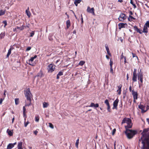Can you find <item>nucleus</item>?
I'll use <instances>...</instances> for the list:
<instances>
[{
    "instance_id": "obj_1",
    "label": "nucleus",
    "mask_w": 149,
    "mask_h": 149,
    "mask_svg": "<svg viewBox=\"0 0 149 149\" xmlns=\"http://www.w3.org/2000/svg\"><path fill=\"white\" fill-rule=\"evenodd\" d=\"M141 144L143 149H149V134L146 136L143 135L139 141V146Z\"/></svg>"
},
{
    "instance_id": "obj_2",
    "label": "nucleus",
    "mask_w": 149,
    "mask_h": 149,
    "mask_svg": "<svg viewBox=\"0 0 149 149\" xmlns=\"http://www.w3.org/2000/svg\"><path fill=\"white\" fill-rule=\"evenodd\" d=\"M125 133L128 139H131L133 138L134 135L137 134V132L135 130H127V131H126L125 132Z\"/></svg>"
},
{
    "instance_id": "obj_3",
    "label": "nucleus",
    "mask_w": 149,
    "mask_h": 149,
    "mask_svg": "<svg viewBox=\"0 0 149 149\" xmlns=\"http://www.w3.org/2000/svg\"><path fill=\"white\" fill-rule=\"evenodd\" d=\"M133 28L137 32L139 33L140 34H142L143 33L147 34L148 32V27L144 25L143 31L138 29L137 26H134Z\"/></svg>"
},
{
    "instance_id": "obj_4",
    "label": "nucleus",
    "mask_w": 149,
    "mask_h": 149,
    "mask_svg": "<svg viewBox=\"0 0 149 149\" xmlns=\"http://www.w3.org/2000/svg\"><path fill=\"white\" fill-rule=\"evenodd\" d=\"M25 94L27 100L31 101V93L30 92V89L29 88H27L25 91Z\"/></svg>"
},
{
    "instance_id": "obj_5",
    "label": "nucleus",
    "mask_w": 149,
    "mask_h": 149,
    "mask_svg": "<svg viewBox=\"0 0 149 149\" xmlns=\"http://www.w3.org/2000/svg\"><path fill=\"white\" fill-rule=\"evenodd\" d=\"M56 66L53 64L51 63L48 66L47 70L48 72L51 73L53 72L55 69Z\"/></svg>"
},
{
    "instance_id": "obj_6",
    "label": "nucleus",
    "mask_w": 149,
    "mask_h": 149,
    "mask_svg": "<svg viewBox=\"0 0 149 149\" xmlns=\"http://www.w3.org/2000/svg\"><path fill=\"white\" fill-rule=\"evenodd\" d=\"M136 72V69H134L132 78V80L133 82H135L137 81V75Z\"/></svg>"
},
{
    "instance_id": "obj_7",
    "label": "nucleus",
    "mask_w": 149,
    "mask_h": 149,
    "mask_svg": "<svg viewBox=\"0 0 149 149\" xmlns=\"http://www.w3.org/2000/svg\"><path fill=\"white\" fill-rule=\"evenodd\" d=\"M132 94L134 98V103H136V100H137L138 99V93L137 92H135L134 90H133L132 91Z\"/></svg>"
},
{
    "instance_id": "obj_8",
    "label": "nucleus",
    "mask_w": 149,
    "mask_h": 149,
    "mask_svg": "<svg viewBox=\"0 0 149 149\" xmlns=\"http://www.w3.org/2000/svg\"><path fill=\"white\" fill-rule=\"evenodd\" d=\"M86 10L88 13H91L93 15L95 16V9L94 8H91L90 7L88 6L87 7Z\"/></svg>"
},
{
    "instance_id": "obj_9",
    "label": "nucleus",
    "mask_w": 149,
    "mask_h": 149,
    "mask_svg": "<svg viewBox=\"0 0 149 149\" xmlns=\"http://www.w3.org/2000/svg\"><path fill=\"white\" fill-rule=\"evenodd\" d=\"M37 56L36 55H35L33 57H32L29 61L28 62L27 61V63L28 64H29L33 66H34V63L33 62L34 59L36 58Z\"/></svg>"
},
{
    "instance_id": "obj_10",
    "label": "nucleus",
    "mask_w": 149,
    "mask_h": 149,
    "mask_svg": "<svg viewBox=\"0 0 149 149\" xmlns=\"http://www.w3.org/2000/svg\"><path fill=\"white\" fill-rule=\"evenodd\" d=\"M126 15L124 13H121L120 14L118 19L119 21L123 22L124 20L126 19Z\"/></svg>"
},
{
    "instance_id": "obj_11",
    "label": "nucleus",
    "mask_w": 149,
    "mask_h": 149,
    "mask_svg": "<svg viewBox=\"0 0 149 149\" xmlns=\"http://www.w3.org/2000/svg\"><path fill=\"white\" fill-rule=\"evenodd\" d=\"M143 74L142 73H139L138 74V80H139L141 82V84H142L143 82Z\"/></svg>"
},
{
    "instance_id": "obj_12",
    "label": "nucleus",
    "mask_w": 149,
    "mask_h": 149,
    "mask_svg": "<svg viewBox=\"0 0 149 149\" xmlns=\"http://www.w3.org/2000/svg\"><path fill=\"white\" fill-rule=\"evenodd\" d=\"M104 103L107 106V109L108 111L109 112H111V110L110 109V107L108 100L107 99L105 100L104 101Z\"/></svg>"
},
{
    "instance_id": "obj_13",
    "label": "nucleus",
    "mask_w": 149,
    "mask_h": 149,
    "mask_svg": "<svg viewBox=\"0 0 149 149\" xmlns=\"http://www.w3.org/2000/svg\"><path fill=\"white\" fill-rule=\"evenodd\" d=\"M119 101L118 99L117 98L114 101L113 103V107L112 108V109H117V107Z\"/></svg>"
},
{
    "instance_id": "obj_14",
    "label": "nucleus",
    "mask_w": 149,
    "mask_h": 149,
    "mask_svg": "<svg viewBox=\"0 0 149 149\" xmlns=\"http://www.w3.org/2000/svg\"><path fill=\"white\" fill-rule=\"evenodd\" d=\"M131 120V119L130 118H124L122 120L121 124H123L125 123H127V124L129 123H130Z\"/></svg>"
},
{
    "instance_id": "obj_15",
    "label": "nucleus",
    "mask_w": 149,
    "mask_h": 149,
    "mask_svg": "<svg viewBox=\"0 0 149 149\" xmlns=\"http://www.w3.org/2000/svg\"><path fill=\"white\" fill-rule=\"evenodd\" d=\"M138 107L141 110L142 113H143L146 112V111L145 110V106L140 104L139 105Z\"/></svg>"
},
{
    "instance_id": "obj_16",
    "label": "nucleus",
    "mask_w": 149,
    "mask_h": 149,
    "mask_svg": "<svg viewBox=\"0 0 149 149\" xmlns=\"http://www.w3.org/2000/svg\"><path fill=\"white\" fill-rule=\"evenodd\" d=\"M99 106V105L98 103H96L95 104L94 103L91 102V104L90 106H86V107H94L95 108H97Z\"/></svg>"
},
{
    "instance_id": "obj_17",
    "label": "nucleus",
    "mask_w": 149,
    "mask_h": 149,
    "mask_svg": "<svg viewBox=\"0 0 149 149\" xmlns=\"http://www.w3.org/2000/svg\"><path fill=\"white\" fill-rule=\"evenodd\" d=\"M17 144L16 142H15L13 143H10L8 144L7 146V149H11L13 148L14 146Z\"/></svg>"
},
{
    "instance_id": "obj_18",
    "label": "nucleus",
    "mask_w": 149,
    "mask_h": 149,
    "mask_svg": "<svg viewBox=\"0 0 149 149\" xmlns=\"http://www.w3.org/2000/svg\"><path fill=\"white\" fill-rule=\"evenodd\" d=\"M127 125L125 126V128L126 130V131H127V130H129L128 128H131L132 126V123L131 120L130 121V123H129L127 124Z\"/></svg>"
},
{
    "instance_id": "obj_19",
    "label": "nucleus",
    "mask_w": 149,
    "mask_h": 149,
    "mask_svg": "<svg viewBox=\"0 0 149 149\" xmlns=\"http://www.w3.org/2000/svg\"><path fill=\"white\" fill-rule=\"evenodd\" d=\"M122 87V85L121 84H120L118 86V89L117 90V92L118 93V94L119 95H120L121 93V88Z\"/></svg>"
},
{
    "instance_id": "obj_20",
    "label": "nucleus",
    "mask_w": 149,
    "mask_h": 149,
    "mask_svg": "<svg viewBox=\"0 0 149 149\" xmlns=\"http://www.w3.org/2000/svg\"><path fill=\"white\" fill-rule=\"evenodd\" d=\"M6 132L10 136H12L13 135V130H10L9 129H8L7 130Z\"/></svg>"
},
{
    "instance_id": "obj_21",
    "label": "nucleus",
    "mask_w": 149,
    "mask_h": 149,
    "mask_svg": "<svg viewBox=\"0 0 149 149\" xmlns=\"http://www.w3.org/2000/svg\"><path fill=\"white\" fill-rule=\"evenodd\" d=\"M127 24L126 23H119L118 24L119 26V29H120L122 28H125V25Z\"/></svg>"
},
{
    "instance_id": "obj_22",
    "label": "nucleus",
    "mask_w": 149,
    "mask_h": 149,
    "mask_svg": "<svg viewBox=\"0 0 149 149\" xmlns=\"http://www.w3.org/2000/svg\"><path fill=\"white\" fill-rule=\"evenodd\" d=\"M105 48L107 51V54L109 55L110 56H111V54L109 50V47L107 45H105Z\"/></svg>"
},
{
    "instance_id": "obj_23",
    "label": "nucleus",
    "mask_w": 149,
    "mask_h": 149,
    "mask_svg": "<svg viewBox=\"0 0 149 149\" xmlns=\"http://www.w3.org/2000/svg\"><path fill=\"white\" fill-rule=\"evenodd\" d=\"M26 107L24 106L23 107V115L24 117H25V118H26Z\"/></svg>"
},
{
    "instance_id": "obj_24",
    "label": "nucleus",
    "mask_w": 149,
    "mask_h": 149,
    "mask_svg": "<svg viewBox=\"0 0 149 149\" xmlns=\"http://www.w3.org/2000/svg\"><path fill=\"white\" fill-rule=\"evenodd\" d=\"M66 24L67 26V29H68L70 26L71 25L70 22V20H68L66 22Z\"/></svg>"
},
{
    "instance_id": "obj_25",
    "label": "nucleus",
    "mask_w": 149,
    "mask_h": 149,
    "mask_svg": "<svg viewBox=\"0 0 149 149\" xmlns=\"http://www.w3.org/2000/svg\"><path fill=\"white\" fill-rule=\"evenodd\" d=\"M22 142H20L18 143L17 145L18 149H23L22 146Z\"/></svg>"
},
{
    "instance_id": "obj_26",
    "label": "nucleus",
    "mask_w": 149,
    "mask_h": 149,
    "mask_svg": "<svg viewBox=\"0 0 149 149\" xmlns=\"http://www.w3.org/2000/svg\"><path fill=\"white\" fill-rule=\"evenodd\" d=\"M5 32H2L0 34V39H2L4 38L5 36Z\"/></svg>"
},
{
    "instance_id": "obj_27",
    "label": "nucleus",
    "mask_w": 149,
    "mask_h": 149,
    "mask_svg": "<svg viewBox=\"0 0 149 149\" xmlns=\"http://www.w3.org/2000/svg\"><path fill=\"white\" fill-rule=\"evenodd\" d=\"M43 75L42 71L41 70L40 72L38 73L37 76L41 77L43 76Z\"/></svg>"
},
{
    "instance_id": "obj_28",
    "label": "nucleus",
    "mask_w": 149,
    "mask_h": 149,
    "mask_svg": "<svg viewBox=\"0 0 149 149\" xmlns=\"http://www.w3.org/2000/svg\"><path fill=\"white\" fill-rule=\"evenodd\" d=\"M63 75V72H62L60 71L58 73L57 75L56 79H58L59 78V77L60 76H62Z\"/></svg>"
},
{
    "instance_id": "obj_29",
    "label": "nucleus",
    "mask_w": 149,
    "mask_h": 149,
    "mask_svg": "<svg viewBox=\"0 0 149 149\" xmlns=\"http://www.w3.org/2000/svg\"><path fill=\"white\" fill-rule=\"evenodd\" d=\"M128 19L129 21L131 22L132 21L133 19L135 20L136 18L131 15H130Z\"/></svg>"
},
{
    "instance_id": "obj_30",
    "label": "nucleus",
    "mask_w": 149,
    "mask_h": 149,
    "mask_svg": "<svg viewBox=\"0 0 149 149\" xmlns=\"http://www.w3.org/2000/svg\"><path fill=\"white\" fill-rule=\"evenodd\" d=\"M11 48L9 49L8 50V52L6 55V58H8L9 56L11 54Z\"/></svg>"
},
{
    "instance_id": "obj_31",
    "label": "nucleus",
    "mask_w": 149,
    "mask_h": 149,
    "mask_svg": "<svg viewBox=\"0 0 149 149\" xmlns=\"http://www.w3.org/2000/svg\"><path fill=\"white\" fill-rule=\"evenodd\" d=\"M43 107L44 108H47L49 106V104L47 102H44L43 103Z\"/></svg>"
},
{
    "instance_id": "obj_32",
    "label": "nucleus",
    "mask_w": 149,
    "mask_h": 149,
    "mask_svg": "<svg viewBox=\"0 0 149 149\" xmlns=\"http://www.w3.org/2000/svg\"><path fill=\"white\" fill-rule=\"evenodd\" d=\"M28 10L29 8H28L27 10H26V13L27 16H28V17H30L31 15V13L30 11H28Z\"/></svg>"
},
{
    "instance_id": "obj_33",
    "label": "nucleus",
    "mask_w": 149,
    "mask_h": 149,
    "mask_svg": "<svg viewBox=\"0 0 149 149\" xmlns=\"http://www.w3.org/2000/svg\"><path fill=\"white\" fill-rule=\"evenodd\" d=\"M81 1V0H75L74 1V4L77 6L78 4L80 3Z\"/></svg>"
},
{
    "instance_id": "obj_34",
    "label": "nucleus",
    "mask_w": 149,
    "mask_h": 149,
    "mask_svg": "<svg viewBox=\"0 0 149 149\" xmlns=\"http://www.w3.org/2000/svg\"><path fill=\"white\" fill-rule=\"evenodd\" d=\"M25 26L22 25V26L20 27H19L17 26V29H19L21 31H22L24 28Z\"/></svg>"
},
{
    "instance_id": "obj_35",
    "label": "nucleus",
    "mask_w": 149,
    "mask_h": 149,
    "mask_svg": "<svg viewBox=\"0 0 149 149\" xmlns=\"http://www.w3.org/2000/svg\"><path fill=\"white\" fill-rule=\"evenodd\" d=\"M85 63V61H81L79 62V65L80 66H82Z\"/></svg>"
},
{
    "instance_id": "obj_36",
    "label": "nucleus",
    "mask_w": 149,
    "mask_h": 149,
    "mask_svg": "<svg viewBox=\"0 0 149 149\" xmlns=\"http://www.w3.org/2000/svg\"><path fill=\"white\" fill-rule=\"evenodd\" d=\"M109 63L110 67H112V65L113 64V59L111 58L110 59V61Z\"/></svg>"
},
{
    "instance_id": "obj_37",
    "label": "nucleus",
    "mask_w": 149,
    "mask_h": 149,
    "mask_svg": "<svg viewBox=\"0 0 149 149\" xmlns=\"http://www.w3.org/2000/svg\"><path fill=\"white\" fill-rule=\"evenodd\" d=\"M15 104L17 105L18 104L19 102V98H16L15 99Z\"/></svg>"
},
{
    "instance_id": "obj_38",
    "label": "nucleus",
    "mask_w": 149,
    "mask_h": 149,
    "mask_svg": "<svg viewBox=\"0 0 149 149\" xmlns=\"http://www.w3.org/2000/svg\"><path fill=\"white\" fill-rule=\"evenodd\" d=\"M79 139H78L76 141V143H75V146L77 147V148H78V144L79 143Z\"/></svg>"
},
{
    "instance_id": "obj_39",
    "label": "nucleus",
    "mask_w": 149,
    "mask_h": 149,
    "mask_svg": "<svg viewBox=\"0 0 149 149\" xmlns=\"http://www.w3.org/2000/svg\"><path fill=\"white\" fill-rule=\"evenodd\" d=\"M130 3L133 6L134 8H136V6L135 4L134 3L132 0H130Z\"/></svg>"
},
{
    "instance_id": "obj_40",
    "label": "nucleus",
    "mask_w": 149,
    "mask_h": 149,
    "mask_svg": "<svg viewBox=\"0 0 149 149\" xmlns=\"http://www.w3.org/2000/svg\"><path fill=\"white\" fill-rule=\"evenodd\" d=\"M5 13V12L3 10H1L0 11V16L4 15Z\"/></svg>"
},
{
    "instance_id": "obj_41",
    "label": "nucleus",
    "mask_w": 149,
    "mask_h": 149,
    "mask_svg": "<svg viewBox=\"0 0 149 149\" xmlns=\"http://www.w3.org/2000/svg\"><path fill=\"white\" fill-rule=\"evenodd\" d=\"M39 117L38 116L35 117V121L38 122L39 120Z\"/></svg>"
},
{
    "instance_id": "obj_42",
    "label": "nucleus",
    "mask_w": 149,
    "mask_h": 149,
    "mask_svg": "<svg viewBox=\"0 0 149 149\" xmlns=\"http://www.w3.org/2000/svg\"><path fill=\"white\" fill-rule=\"evenodd\" d=\"M144 26H147V27H148L149 28V21H147L145 24Z\"/></svg>"
},
{
    "instance_id": "obj_43",
    "label": "nucleus",
    "mask_w": 149,
    "mask_h": 149,
    "mask_svg": "<svg viewBox=\"0 0 149 149\" xmlns=\"http://www.w3.org/2000/svg\"><path fill=\"white\" fill-rule=\"evenodd\" d=\"M35 34V31H33L32 32L30 33V36L31 37H32Z\"/></svg>"
},
{
    "instance_id": "obj_44",
    "label": "nucleus",
    "mask_w": 149,
    "mask_h": 149,
    "mask_svg": "<svg viewBox=\"0 0 149 149\" xmlns=\"http://www.w3.org/2000/svg\"><path fill=\"white\" fill-rule=\"evenodd\" d=\"M29 101V104H25V106L26 107H27V106L28 107V106L31 105V101Z\"/></svg>"
},
{
    "instance_id": "obj_45",
    "label": "nucleus",
    "mask_w": 149,
    "mask_h": 149,
    "mask_svg": "<svg viewBox=\"0 0 149 149\" xmlns=\"http://www.w3.org/2000/svg\"><path fill=\"white\" fill-rule=\"evenodd\" d=\"M29 123V121H27L26 122V121H24V126L25 127H26L27 125Z\"/></svg>"
},
{
    "instance_id": "obj_46",
    "label": "nucleus",
    "mask_w": 149,
    "mask_h": 149,
    "mask_svg": "<svg viewBox=\"0 0 149 149\" xmlns=\"http://www.w3.org/2000/svg\"><path fill=\"white\" fill-rule=\"evenodd\" d=\"M48 39L50 41H52L53 40L52 36H49L48 37Z\"/></svg>"
},
{
    "instance_id": "obj_47",
    "label": "nucleus",
    "mask_w": 149,
    "mask_h": 149,
    "mask_svg": "<svg viewBox=\"0 0 149 149\" xmlns=\"http://www.w3.org/2000/svg\"><path fill=\"white\" fill-rule=\"evenodd\" d=\"M49 127H51V128H52V129L54 128V126H53V124L52 123H49Z\"/></svg>"
},
{
    "instance_id": "obj_48",
    "label": "nucleus",
    "mask_w": 149,
    "mask_h": 149,
    "mask_svg": "<svg viewBox=\"0 0 149 149\" xmlns=\"http://www.w3.org/2000/svg\"><path fill=\"white\" fill-rule=\"evenodd\" d=\"M81 24H83V23H84L83 18V17H82V14H81Z\"/></svg>"
},
{
    "instance_id": "obj_49",
    "label": "nucleus",
    "mask_w": 149,
    "mask_h": 149,
    "mask_svg": "<svg viewBox=\"0 0 149 149\" xmlns=\"http://www.w3.org/2000/svg\"><path fill=\"white\" fill-rule=\"evenodd\" d=\"M3 23L4 24V27H5L7 25V22L6 20L3 21Z\"/></svg>"
},
{
    "instance_id": "obj_50",
    "label": "nucleus",
    "mask_w": 149,
    "mask_h": 149,
    "mask_svg": "<svg viewBox=\"0 0 149 149\" xmlns=\"http://www.w3.org/2000/svg\"><path fill=\"white\" fill-rule=\"evenodd\" d=\"M123 58L124 59V63L125 64H126V63H128L127 61L126 57H125L124 58Z\"/></svg>"
},
{
    "instance_id": "obj_51",
    "label": "nucleus",
    "mask_w": 149,
    "mask_h": 149,
    "mask_svg": "<svg viewBox=\"0 0 149 149\" xmlns=\"http://www.w3.org/2000/svg\"><path fill=\"white\" fill-rule=\"evenodd\" d=\"M31 47H28L27 49H26V51H29L30 50H31Z\"/></svg>"
},
{
    "instance_id": "obj_52",
    "label": "nucleus",
    "mask_w": 149,
    "mask_h": 149,
    "mask_svg": "<svg viewBox=\"0 0 149 149\" xmlns=\"http://www.w3.org/2000/svg\"><path fill=\"white\" fill-rule=\"evenodd\" d=\"M120 57H121V58H120V60H121V59H123V58H124L125 57V56H124L123 55V53H122L121 54V55L120 56Z\"/></svg>"
},
{
    "instance_id": "obj_53",
    "label": "nucleus",
    "mask_w": 149,
    "mask_h": 149,
    "mask_svg": "<svg viewBox=\"0 0 149 149\" xmlns=\"http://www.w3.org/2000/svg\"><path fill=\"white\" fill-rule=\"evenodd\" d=\"M110 72L112 74L113 73L112 67H110Z\"/></svg>"
},
{
    "instance_id": "obj_54",
    "label": "nucleus",
    "mask_w": 149,
    "mask_h": 149,
    "mask_svg": "<svg viewBox=\"0 0 149 149\" xmlns=\"http://www.w3.org/2000/svg\"><path fill=\"white\" fill-rule=\"evenodd\" d=\"M116 129L115 128L114 129H113V130L112 131V134L113 135L115 134V133L116 132Z\"/></svg>"
},
{
    "instance_id": "obj_55",
    "label": "nucleus",
    "mask_w": 149,
    "mask_h": 149,
    "mask_svg": "<svg viewBox=\"0 0 149 149\" xmlns=\"http://www.w3.org/2000/svg\"><path fill=\"white\" fill-rule=\"evenodd\" d=\"M132 56L133 58L135 57H137L136 56V54H135L132 53Z\"/></svg>"
},
{
    "instance_id": "obj_56",
    "label": "nucleus",
    "mask_w": 149,
    "mask_h": 149,
    "mask_svg": "<svg viewBox=\"0 0 149 149\" xmlns=\"http://www.w3.org/2000/svg\"><path fill=\"white\" fill-rule=\"evenodd\" d=\"M38 133V131L37 130H35L34 131L33 133L35 135H36Z\"/></svg>"
},
{
    "instance_id": "obj_57",
    "label": "nucleus",
    "mask_w": 149,
    "mask_h": 149,
    "mask_svg": "<svg viewBox=\"0 0 149 149\" xmlns=\"http://www.w3.org/2000/svg\"><path fill=\"white\" fill-rule=\"evenodd\" d=\"M3 99H2L1 98L0 99V104H1L2 103V101H3Z\"/></svg>"
},
{
    "instance_id": "obj_58",
    "label": "nucleus",
    "mask_w": 149,
    "mask_h": 149,
    "mask_svg": "<svg viewBox=\"0 0 149 149\" xmlns=\"http://www.w3.org/2000/svg\"><path fill=\"white\" fill-rule=\"evenodd\" d=\"M30 25L29 24L28 25H26V26H25V27H24V28H26V27H27L28 28H29L30 27Z\"/></svg>"
},
{
    "instance_id": "obj_59",
    "label": "nucleus",
    "mask_w": 149,
    "mask_h": 149,
    "mask_svg": "<svg viewBox=\"0 0 149 149\" xmlns=\"http://www.w3.org/2000/svg\"><path fill=\"white\" fill-rule=\"evenodd\" d=\"M129 91H130V92H132V86H130V87H129Z\"/></svg>"
},
{
    "instance_id": "obj_60",
    "label": "nucleus",
    "mask_w": 149,
    "mask_h": 149,
    "mask_svg": "<svg viewBox=\"0 0 149 149\" xmlns=\"http://www.w3.org/2000/svg\"><path fill=\"white\" fill-rule=\"evenodd\" d=\"M106 58L108 59H109V57L108 55H106Z\"/></svg>"
},
{
    "instance_id": "obj_61",
    "label": "nucleus",
    "mask_w": 149,
    "mask_h": 149,
    "mask_svg": "<svg viewBox=\"0 0 149 149\" xmlns=\"http://www.w3.org/2000/svg\"><path fill=\"white\" fill-rule=\"evenodd\" d=\"M128 79H129L128 74H127V80H128Z\"/></svg>"
},
{
    "instance_id": "obj_62",
    "label": "nucleus",
    "mask_w": 149,
    "mask_h": 149,
    "mask_svg": "<svg viewBox=\"0 0 149 149\" xmlns=\"http://www.w3.org/2000/svg\"><path fill=\"white\" fill-rule=\"evenodd\" d=\"M15 120V118L14 117H13L12 119V123H13V122H14V120Z\"/></svg>"
},
{
    "instance_id": "obj_63",
    "label": "nucleus",
    "mask_w": 149,
    "mask_h": 149,
    "mask_svg": "<svg viewBox=\"0 0 149 149\" xmlns=\"http://www.w3.org/2000/svg\"><path fill=\"white\" fill-rule=\"evenodd\" d=\"M118 2H120V3H122L123 2V0H118Z\"/></svg>"
},
{
    "instance_id": "obj_64",
    "label": "nucleus",
    "mask_w": 149,
    "mask_h": 149,
    "mask_svg": "<svg viewBox=\"0 0 149 149\" xmlns=\"http://www.w3.org/2000/svg\"><path fill=\"white\" fill-rule=\"evenodd\" d=\"M17 29V27L13 29V31H15Z\"/></svg>"
}]
</instances>
